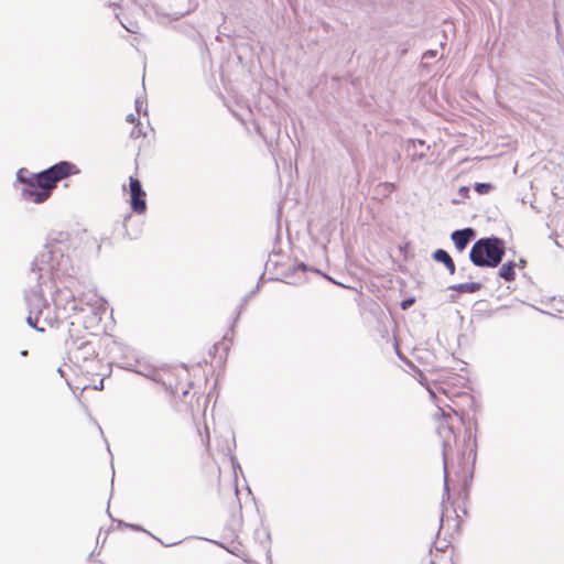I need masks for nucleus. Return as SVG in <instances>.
Segmentation results:
<instances>
[{
	"label": "nucleus",
	"instance_id": "ddd939ff",
	"mask_svg": "<svg viewBox=\"0 0 564 564\" xmlns=\"http://www.w3.org/2000/svg\"><path fill=\"white\" fill-rule=\"evenodd\" d=\"M451 289L462 293H474L480 289V284L475 282L460 283L451 286Z\"/></svg>",
	"mask_w": 564,
	"mask_h": 564
},
{
	"label": "nucleus",
	"instance_id": "423d86ee",
	"mask_svg": "<svg viewBox=\"0 0 564 564\" xmlns=\"http://www.w3.org/2000/svg\"><path fill=\"white\" fill-rule=\"evenodd\" d=\"M434 417L437 423V432L443 438L444 456L446 457L448 451L451 449L452 443L455 442L456 438L454 432V420L459 419V416L458 413L452 408H448V411L443 408H438Z\"/></svg>",
	"mask_w": 564,
	"mask_h": 564
},
{
	"label": "nucleus",
	"instance_id": "aec40b11",
	"mask_svg": "<svg viewBox=\"0 0 564 564\" xmlns=\"http://www.w3.org/2000/svg\"><path fill=\"white\" fill-rule=\"evenodd\" d=\"M126 120H127V122H129V123H131V124H133V126H134L135 123L140 122V121H139L138 116H137V115H134V113H130V115H128V116H127V118H126Z\"/></svg>",
	"mask_w": 564,
	"mask_h": 564
},
{
	"label": "nucleus",
	"instance_id": "39448f33",
	"mask_svg": "<svg viewBox=\"0 0 564 564\" xmlns=\"http://www.w3.org/2000/svg\"><path fill=\"white\" fill-rule=\"evenodd\" d=\"M160 381L173 395L180 397L182 400L186 399L192 387L189 372L185 367L163 370L160 373Z\"/></svg>",
	"mask_w": 564,
	"mask_h": 564
},
{
	"label": "nucleus",
	"instance_id": "f257e3e1",
	"mask_svg": "<svg viewBox=\"0 0 564 564\" xmlns=\"http://www.w3.org/2000/svg\"><path fill=\"white\" fill-rule=\"evenodd\" d=\"M79 172L74 163L61 161L39 173H30L26 169H20L17 173V181L21 184L20 193L23 199L43 204L52 196L58 182L77 175Z\"/></svg>",
	"mask_w": 564,
	"mask_h": 564
},
{
	"label": "nucleus",
	"instance_id": "0eeeda50",
	"mask_svg": "<svg viewBox=\"0 0 564 564\" xmlns=\"http://www.w3.org/2000/svg\"><path fill=\"white\" fill-rule=\"evenodd\" d=\"M129 186L132 210L137 214H143L147 210V194L143 191L140 181L131 176L129 180Z\"/></svg>",
	"mask_w": 564,
	"mask_h": 564
},
{
	"label": "nucleus",
	"instance_id": "6e6552de",
	"mask_svg": "<svg viewBox=\"0 0 564 564\" xmlns=\"http://www.w3.org/2000/svg\"><path fill=\"white\" fill-rule=\"evenodd\" d=\"M230 349V340L227 338H223L220 341L216 343L213 347L212 352V364L216 366H223L226 360Z\"/></svg>",
	"mask_w": 564,
	"mask_h": 564
},
{
	"label": "nucleus",
	"instance_id": "4468645a",
	"mask_svg": "<svg viewBox=\"0 0 564 564\" xmlns=\"http://www.w3.org/2000/svg\"><path fill=\"white\" fill-rule=\"evenodd\" d=\"M198 437L200 440V444L209 452L210 449V434L208 426L204 424V431L198 430Z\"/></svg>",
	"mask_w": 564,
	"mask_h": 564
},
{
	"label": "nucleus",
	"instance_id": "4be33fe9",
	"mask_svg": "<svg viewBox=\"0 0 564 564\" xmlns=\"http://www.w3.org/2000/svg\"><path fill=\"white\" fill-rule=\"evenodd\" d=\"M525 264H527V261H525V260L521 259V260L519 261V265H520L521 268H524V267H525Z\"/></svg>",
	"mask_w": 564,
	"mask_h": 564
},
{
	"label": "nucleus",
	"instance_id": "f8f14e48",
	"mask_svg": "<svg viewBox=\"0 0 564 564\" xmlns=\"http://www.w3.org/2000/svg\"><path fill=\"white\" fill-rule=\"evenodd\" d=\"M516 267L517 263L513 261H508L503 263L499 269V276L507 282H512L516 280Z\"/></svg>",
	"mask_w": 564,
	"mask_h": 564
},
{
	"label": "nucleus",
	"instance_id": "20e7f679",
	"mask_svg": "<svg viewBox=\"0 0 564 564\" xmlns=\"http://www.w3.org/2000/svg\"><path fill=\"white\" fill-rule=\"evenodd\" d=\"M74 388L82 392L87 389L102 390L104 364L100 359H93L85 366L76 368Z\"/></svg>",
	"mask_w": 564,
	"mask_h": 564
},
{
	"label": "nucleus",
	"instance_id": "f3484780",
	"mask_svg": "<svg viewBox=\"0 0 564 564\" xmlns=\"http://www.w3.org/2000/svg\"><path fill=\"white\" fill-rule=\"evenodd\" d=\"M474 188L478 194L484 195L492 189V185L490 183H476Z\"/></svg>",
	"mask_w": 564,
	"mask_h": 564
},
{
	"label": "nucleus",
	"instance_id": "dca6fc26",
	"mask_svg": "<svg viewBox=\"0 0 564 564\" xmlns=\"http://www.w3.org/2000/svg\"><path fill=\"white\" fill-rule=\"evenodd\" d=\"M471 477H473L471 467L467 466L466 468H464L463 476H462L464 490H467V487L470 485Z\"/></svg>",
	"mask_w": 564,
	"mask_h": 564
},
{
	"label": "nucleus",
	"instance_id": "2eb2a0df",
	"mask_svg": "<svg viewBox=\"0 0 564 564\" xmlns=\"http://www.w3.org/2000/svg\"><path fill=\"white\" fill-rule=\"evenodd\" d=\"M145 135H147V133L143 130V127L140 122L135 123L133 126L132 130L130 131V137L134 140L145 138Z\"/></svg>",
	"mask_w": 564,
	"mask_h": 564
},
{
	"label": "nucleus",
	"instance_id": "6ab92c4d",
	"mask_svg": "<svg viewBox=\"0 0 564 564\" xmlns=\"http://www.w3.org/2000/svg\"><path fill=\"white\" fill-rule=\"evenodd\" d=\"M129 25L128 24H124L123 23V26L131 33H137L139 31V25L137 22H130L128 21Z\"/></svg>",
	"mask_w": 564,
	"mask_h": 564
},
{
	"label": "nucleus",
	"instance_id": "9d476101",
	"mask_svg": "<svg viewBox=\"0 0 564 564\" xmlns=\"http://www.w3.org/2000/svg\"><path fill=\"white\" fill-rule=\"evenodd\" d=\"M475 236V231L471 228H465L463 230H456L452 234V240L454 241L455 247L463 251L470 239Z\"/></svg>",
	"mask_w": 564,
	"mask_h": 564
},
{
	"label": "nucleus",
	"instance_id": "7ed1b4c3",
	"mask_svg": "<svg viewBox=\"0 0 564 564\" xmlns=\"http://www.w3.org/2000/svg\"><path fill=\"white\" fill-rule=\"evenodd\" d=\"M505 256V242L490 237L476 241L470 250V260L477 267L496 268Z\"/></svg>",
	"mask_w": 564,
	"mask_h": 564
},
{
	"label": "nucleus",
	"instance_id": "f03ea898",
	"mask_svg": "<svg viewBox=\"0 0 564 564\" xmlns=\"http://www.w3.org/2000/svg\"><path fill=\"white\" fill-rule=\"evenodd\" d=\"M91 336V333L82 329V323L79 321L69 323V354L75 368L93 362V359H99L96 345L90 339Z\"/></svg>",
	"mask_w": 564,
	"mask_h": 564
},
{
	"label": "nucleus",
	"instance_id": "9b49d317",
	"mask_svg": "<svg viewBox=\"0 0 564 564\" xmlns=\"http://www.w3.org/2000/svg\"><path fill=\"white\" fill-rule=\"evenodd\" d=\"M433 259L438 261V262H442L446 267V269L448 270V272L451 274L455 273V270H456L455 263H454L452 257L448 254L447 251H445L443 249H437L433 253Z\"/></svg>",
	"mask_w": 564,
	"mask_h": 564
},
{
	"label": "nucleus",
	"instance_id": "a211bd4d",
	"mask_svg": "<svg viewBox=\"0 0 564 564\" xmlns=\"http://www.w3.org/2000/svg\"><path fill=\"white\" fill-rule=\"evenodd\" d=\"M209 469L212 479L218 482L220 478V469L215 462L210 463Z\"/></svg>",
	"mask_w": 564,
	"mask_h": 564
},
{
	"label": "nucleus",
	"instance_id": "412c9836",
	"mask_svg": "<svg viewBox=\"0 0 564 564\" xmlns=\"http://www.w3.org/2000/svg\"><path fill=\"white\" fill-rule=\"evenodd\" d=\"M414 303V299H408V300H404L401 302V308L402 310H408L410 306H412Z\"/></svg>",
	"mask_w": 564,
	"mask_h": 564
},
{
	"label": "nucleus",
	"instance_id": "1a4fd4ad",
	"mask_svg": "<svg viewBox=\"0 0 564 564\" xmlns=\"http://www.w3.org/2000/svg\"><path fill=\"white\" fill-rule=\"evenodd\" d=\"M53 302L56 307L66 308L67 304H70L72 308L76 307V301L73 293L68 289H59L55 292L53 296Z\"/></svg>",
	"mask_w": 564,
	"mask_h": 564
}]
</instances>
